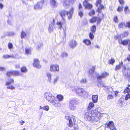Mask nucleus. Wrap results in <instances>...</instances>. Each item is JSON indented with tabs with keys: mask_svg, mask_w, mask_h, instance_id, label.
Instances as JSON below:
<instances>
[{
	"mask_svg": "<svg viewBox=\"0 0 130 130\" xmlns=\"http://www.w3.org/2000/svg\"><path fill=\"white\" fill-rule=\"evenodd\" d=\"M103 115V114L100 113L98 111V109L96 108L90 111L86 112L84 115V118L86 121L97 122L101 119Z\"/></svg>",
	"mask_w": 130,
	"mask_h": 130,
	"instance_id": "obj_1",
	"label": "nucleus"
},
{
	"mask_svg": "<svg viewBox=\"0 0 130 130\" xmlns=\"http://www.w3.org/2000/svg\"><path fill=\"white\" fill-rule=\"evenodd\" d=\"M101 13L102 15L101 17H99L96 16L93 17L89 20V22L90 23H93L96 22L97 25L99 24L101 22L102 19L104 17V14L102 12Z\"/></svg>",
	"mask_w": 130,
	"mask_h": 130,
	"instance_id": "obj_2",
	"label": "nucleus"
},
{
	"mask_svg": "<svg viewBox=\"0 0 130 130\" xmlns=\"http://www.w3.org/2000/svg\"><path fill=\"white\" fill-rule=\"evenodd\" d=\"M6 74L7 76L8 77H10L11 76H21L22 75V74L19 71L16 70L8 71Z\"/></svg>",
	"mask_w": 130,
	"mask_h": 130,
	"instance_id": "obj_3",
	"label": "nucleus"
},
{
	"mask_svg": "<svg viewBox=\"0 0 130 130\" xmlns=\"http://www.w3.org/2000/svg\"><path fill=\"white\" fill-rule=\"evenodd\" d=\"M118 43L120 44H122L123 45H126L128 44V50L130 51V40L129 39H124L122 40V39L119 40Z\"/></svg>",
	"mask_w": 130,
	"mask_h": 130,
	"instance_id": "obj_4",
	"label": "nucleus"
},
{
	"mask_svg": "<svg viewBox=\"0 0 130 130\" xmlns=\"http://www.w3.org/2000/svg\"><path fill=\"white\" fill-rule=\"evenodd\" d=\"M101 2L102 0H97L95 3V5L97 7H98L99 5H100L99 7L98 8L96 11L98 14L100 13H101L102 9H104L105 8L104 5L101 4Z\"/></svg>",
	"mask_w": 130,
	"mask_h": 130,
	"instance_id": "obj_5",
	"label": "nucleus"
},
{
	"mask_svg": "<svg viewBox=\"0 0 130 130\" xmlns=\"http://www.w3.org/2000/svg\"><path fill=\"white\" fill-rule=\"evenodd\" d=\"M106 127L108 128L110 130H116V127L115 126L113 122L112 121L107 122L105 124Z\"/></svg>",
	"mask_w": 130,
	"mask_h": 130,
	"instance_id": "obj_6",
	"label": "nucleus"
},
{
	"mask_svg": "<svg viewBox=\"0 0 130 130\" xmlns=\"http://www.w3.org/2000/svg\"><path fill=\"white\" fill-rule=\"evenodd\" d=\"M59 67L57 64H51L50 66V70L51 72H58L59 71Z\"/></svg>",
	"mask_w": 130,
	"mask_h": 130,
	"instance_id": "obj_7",
	"label": "nucleus"
},
{
	"mask_svg": "<svg viewBox=\"0 0 130 130\" xmlns=\"http://www.w3.org/2000/svg\"><path fill=\"white\" fill-rule=\"evenodd\" d=\"M44 97L49 102H51L52 100L55 98V97L52 96V94L48 93H45L44 95Z\"/></svg>",
	"mask_w": 130,
	"mask_h": 130,
	"instance_id": "obj_8",
	"label": "nucleus"
},
{
	"mask_svg": "<svg viewBox=\"0 0 130 130\" xmlns=\"http://www.w3.org/2000/svg\"><path fill=\"white\" fill-rule=\"evenodd\" d=\"M69 13V12L68 11H67L64 10L61 11L60 12L59 14L62 18L64 23H66V20L63 17L65 16L66 15H67L68 16Z\"/></svg>",
	"mask_w": 130,
	"mask_h": 130,
	"instance_id": "obj_9",
	"label": "nucleus"
},
{
	"mask_svg": "<svg viewBox=\"0 0 130 130\" xmlns=\"http://www.w3.org/2000/svg\"><path fill=\"white\" fill-rule=\"evenodd\" d=\"M33 66L38 68L41 67V66L40 64V61L38 59L35 58L34 59V62L33 63Z\"/></svg>",
	"mask_w": 130,
	"mask_h": 130,
	"instance_id": "obj_10",
	"label": "nucleus"
},
{
	"mask_svg": "<svg viewBox=\"0 0 130 130\" xmlns=\"http://www.w3.org/2000/svg\"><path fill=\"white\" fill-rule=\"evenodd\" d=\"M72 91L76 93L79 94L83 93L84 92V89L81 88H78L76 89H74Z\"/></svg>",
	"mask_w": 130,
	"mask_h": 130,
	"instance_id": "obj_11",
	"label": "nucleus"
},
{
	"mask_svg": "<svg viewBox=\"0 0 130 130\" xmlns=\"http://www.w3.org/2000/svg\"><path fill=\"white\" fill-rule=\"evenodd\" d=\"M74 0H65L63 2V6L66 7V6L69 5L71 3H73Z\"/></svg>",
	"mask_w": 130,
	"mask_h": 130,
	"instance_id": "obj_12",
	"label": "nucleus"
},
{
	"mask_svg": "<svg viewBox=\"0 0 130 130\" xmlns=\"http://www.w3.org/2000/svg\"><path fill=\"white\" fill-rule=\"evenodd\" d=\"M77 45V43L74 40H72L70 41L69 43V46L72 48H73Z\"/></svg>",
	"mask_w": 130,
	"mask_h": 130,
	"instance_id": "obj_13",
	"label": "nucleus"
},
{
	"mask_svg": "<svg viewBox=\"0 0 130 130\" xmlns=\"http://www.w3.org/2000/svg\"><path fill=\"white\" fill-rule=\"evenodd\" d=\"M123 65V62L122 61L119 64L117 65L115 67V70L117 71L119 70L121 68L122 66Z\"/></svg>",
	"mask_w": 130,
	"mask_h": 130,
	"instance_id": "obj_14",
	"label": "nucleus"
},
{
	"mask_svg": "<svg viewBox=\"0 0 130 130\" xmlns=\"http://www.w3.org/2000/svg\"><path fill=\"white\" fill-rule=\"evenodd\" d=\"M74 11V8H71L69 11L68 13V18L70 19L72 18V14Z\"/></svg>",
	"mask_w": 130,
	"mask_h": 130,
	"instance_id": "obj_15",
	"label": "nucleus"
},
{
	"mask_svg": "<svg viewBox=\"0 0 130 130\" xmlns=\"http://www.w3.org/2000/svg\"><path fill=\"white\" fill-rule=\"evenodd\" d=\"M51 102L52 105L54 106H55L56 107H58V105L59 103L57 100H54V99H53L52 100V101H51Z\"/></svg>",
	"mask_w": 130,
	"mask_h": 130,
	"instance_id": "obj_16",
	"label": "nucleus"
},
{
	"mask_svg": "<svg viewBox=\"0 0 130 130\" xmlns=\"http://www.w3.org/2000/svg\"><path fill=\"white\" fill-rule=\"evenodd\" d=\"M90 29L91 32H93L95 34L96 30V26L95 25H93L90 27Z\"/></svg>",
	"mask_w": 130,
	"mask_h": 130,
	"instance_id": "obj_17",
	"label": "nucleus"
},
{
	"mask_svg": "<svg viewBox=\"0 0 130 130\" xmlns=\"http://www.w3.org/2000/svg\"><path fill=\"white\" fill-rule=\"evenodd\" d=\"M98 96L97 95H93L92 97V102L93 103H95L97 102L98 100Z\"/></svg>",
	"mask_w": 130,
	"mask_h": 130,
	"instance_id": "obj_18",
	"label": "nucleus"
},
{
	"mask_svg": "<svg viewBox=\"0 0 130 130\" xmlns=\"http://www.w3.org/2000/svg\"><path fill=\"white\" fill-rule=\"evenodd\" d=\"M83 42L87 45H89L91 43L89 39H84Z\"/></svg>",
	"mask_w": 130,
	"mask_h": 130,
	"instance_id": "obj_19",
	"label": "nucleus"
},
{
	"mask_svg": "<svg viewBox=\"0 0 130 130\" xmlns=\"http://www.w3.org/2000/svg\"><path fill=\"white\" fill-rule=\"evenodd\" d=\"M94 105L93 103L90 102L87 108L88 110H89L91 109L94 107Z\"/></svg>",
	"mask_w": 130,
	"mask_h": 130,
	"instance_id": "obj_20",
	"label": "nucleus"
},
{
	"mask_svg": "<svg viewBox=\"0 0 130 130\" xmlns=\"http://www.w3.org/2000/svg\"><path fill=\"white\" fill-rule=\"evenodd\" d=\"M50 3L54 7H55L57 6L58 3H57L55 0H50Z\"/></svg>",
	"mask_w": 130,
	"mask_h": 130,
	"instance_id": "obj_21",
	"label": "nucleus"
},
{
	"mask_svg": "<svg viewBox=\"0 0 130 130\" xmlns=\"http://www.w3.org/2000/svg\"><path fill=\"white\" fill-rule=\"evenodd\" d=\"M56 98L59 101H62L63 99V96L61 94H58L56 96Z\"/></svg>",
	"mask_w": 130,
	"mask_h": 130,
	"instance_id": "obj_22",
	"label": "nucleus"
},
{
	"mask_svg": "<svg viewBox=\"0 0 130 130\" xmlns=\"http://www.w3.org/2000/svg\"><path fill=\"white\" fill-rule=\"evenodd\" d=\"M114 98L112 94H109L107 95V101H110Z\"/></svg>",
	"mask_w": 130,
	"mask_h": 130,
	"instance_id": "obj_23",
	"label": "nucleus"
},
{
	"mask_svg": "<svg viewBox=\"0 0 130 130\" xmlns=\"http://www.w3.org/2000/svg\"><path fill=\"white\" fill-rule=\"evenodd\" d=\"M9 81L7 82L6 83V85L8 86L11 84L12 83H14V80L13 78H10L9 79Z\"/></svg>",
	"mask_w": 130,
	"mask_h": 130,
	"instance_id": "obj_24",
	"label": "nucleus"
},
{
	"mask_svg": "<svg viewBox=\"0 0 130 130\" xmlns=\"http://www.w3.org/2000/svg\"><path fill=\"white\" fill-rule=\"evenodd\" d=\"M21 71L23 73H25L27 71V69L26 67L25 66L22 67L21 68Z\"/></svg>",
	"mask_w": 130,
	"mask_h": 130,
	"instance_id": "obj_25",
	"label": "nucleus"
},
{
	"mask_svg": "<svg viewBox=\"0 0 130 130\" xmlns=\"http://www.w3.org/2000/svg\"><path fill=\"white\" fill-rule=\"evenodd\" d=\"M130 92V89L128 87H127L125 88L123 91V93L124 94L129 93Z\"/></svg>",
	"mask_w": 130,
	"mask_h": 130,
	"instance_id": "obj_26",
	"label": "nucleus"
},
{
	"mask_svg": "<svg viewBox=\"0 0 130 130\" xmlns=\"http://www.w3.org/2000/svg\"><path fill=\"white\" fill-rule=\"evenodd\" d=\"M115 62V60L113 58H111L108 61V63L109 64L113 65Z\"/></svg>",
	"mask_w": 130,
	"mask_h": 130,
	"instance_id": "obj_27",
	"label": "nucleus"
},
{
	"mask_svg": "<svg viewBox=\"0 0 130 130\" xmlns=\"http://www.w3.org/2000/svg\"><path fill=\"white\" fill-rule=\"evenodd\" d=\"M95 14V12L94 9L91 10L88 13V15L90 16H91L94 15Z\"/></svg>",
	"mask_w": 130,
	"mask_h": 130,
	"instance_id": "obj_28",
	"label": "nucleus"
},
{
	"mask_svg": "<svg viewBox=\"0 0 130 130\" xmlns=\"http://www.w3.org/2000/svg\"><path fill=\"white\" fill-rule=\"evenodd\" d=\"M94 34L93 32H90L89 33V37L91 40H92L94 39V36L93 34Z\"/></svg>",
	"mask_w": 130,
	"mask_h": 130,
	"instance_id": "obj_29",
	"label": "nucleus"
},
{
	"mask_svg": "<svg viewBox=\"0 0 130 130\" xmlns=\"http://www.w3.org/2000/svg\"><path fill=\"white\" fill-rule=\"evenodd\" d=\"M46 76L48 78V80L50 82H51V75L50 73H47L46 74Z\"/></svg>",
	"mask_w": 130,
	"mask_h": 130,
	"instance_id": "obj_30",
	"label": "nucleus"
},
{
	"mask_svg": "<svg viewBox=\"0 0 130 130\" xmlns=\"http://www.w3.org/2000/svg\"><path fill=\"white\" fill-rule=\"evenodd\" d=\"M108 75V74L107 72H102L101 73V75L102 77L103 78H104L106 77Z\"/></svg>",
	"mask_w": 130,
	"mask_h": 130,
	"instance_id": "obj_31",
	"label": "nucleus"
},
{
	"mask_svg": "<svg viewBox=\"0 0 130 130\" xmlns=\"http://www.w3.org/2000/svg\"><path fill=\"white\" fill-rule=\"evenodd\" d=\"M125 23L123 22H121L118 25V27L119 28H123L124 26L125 25Z\"/></svg>",
	"mask_w": 130,
	"mask_h": 130,
	"instance_id": "obj_32",
	"label": "nucleus"
},
{
	"mask_svg": "<svg viewBox=\"0 0 130 130\" xmlns=\"http://www.w3.org/2000/svg\"><path fill=\"white\" fill-rule=\"evenodd\" d=\"M63 23L60 22H57L56 24L59 26V28L61 29L62 27V24Z\"/></svg>",
	"mask_w": 130,
	"mask_h": 130,
	"instance_id": "obj_33",
	"label": "nucleus"
},
{
	"mask_svg": "<svg viewBox=\"0 0 130 130\" xmlns=\"http://www.w3.org/2000/svg\"><path fill=\"white\" fill-rule=\"evenodd\" d=\"M83 12V10H81L78 12V15L81 18L84 15Z\"/></svg>",
	"mask_w": 130,
	"mask_h": 130,
	"instance_id": "obj_34",
	"label": "nucleus"
},
{
	"mask_svg": "<svg viewBox=\"0 0 130 130\" xmlns=\"http://www.w3.org/2000/svg\"><path fill=\"white\" fill-rule=\"evenodd\" d=\"M26 36V33L23 31L21 32V38L22 39L24 38Z\"/></svg>",
	"mask_w": 130,
	"mask_h": 130,
	"instance_id": "obj_35",
	"label": "nucleus"
},
{
	"mask_svg": "<svg viewBox=\"0 0 130 130\" xmlns=\"http://www.w3.org/2000/svg\"><path fill=\"white\" fill-rule=\"evenodd\" d=\"M25 53L27 55L31 53V49L30 48H26L25 49Z\"/></svg>",
	"mask_w": 130,
	"mask_h": 130,
	"instance_id": "obj_36",
	"label": "nucleus"
},
{
	"mask_svg": "<svg viewBox=\"0 0 130 130\" xmlns=\"http://www.w3.org/2000/svg\"><path fill=\"white\" fill-rule=\"evenodd\" d=\"M125 26L126 27L130 28V20L126 22V24H125Z\"/></svg>",
	"mask_w": 130,
	"mask_h": 130,
	"instance_id": "obj_37",
	"label": "nucleus"
},
{
	"mask_svg": "<svg viewBox=\"0 0 130 130\" xmlns=\"http://www.w3.org/2000/svg\"><path fill=\"white\" fill-rule=\"evenodd\" d=\"M95 70V67L94 66L92 67V68L90 69L89 70V73H93Z\"/></svg>",
	"mask_w": 130,
	"mask_h": 130,
	"instance_id": "obj_38",
	"label": "nucleus"
},
{
	"mask_svg": "<svg viewBox=\"0 0 130 130\" xmlns=\"http://www.w3.org/2000/svg\"><path fill=\"white\" fill-rule=\"evenodd\" d=\"M124 11L125 13L126 14L127 13L129 12L128 7V6H125L124 7Z\"/></svg>",
	"mask_w": 130,
	"mask_h": 130,
	"instance_id": "obj_39",
	"label": "nucleus"
},
{
	"mask_svg": "<svg viewBox=\"0 0 130 130\" xmlns=\"http://www.w3.org/2000/svg\"><path fill=\"white\" fill-rule=\"evenodd\" d=\"M13 56L11 55H5L3 56V58L5 59H6L8 58L13 57Z\"/></svg>",
	"mask_w": 130,
	"mask_h": 130,
	"instance_id": "obj_40",
	"label": "nucleus"
},
{
	"mask_svg": "<svg viewBox=\"0 0 130 130\" xmlns=\"http://www.w3.org/2000/svg\"><path fill=\"white\" fill-rule=\"evenodd\" d=\"M123 6L120 7L119 6L118 7L117 10L118 12H121L123 10Z\"/></svg>",
	"mask_w": 130,
	"mask_h": 130,
	"instance_id": "obj_41",
	"label": "nucleus"
},
{
	"mask_svg": "<svg viewBox=\"0 0 130 130\" xmlns=\"http://www.w3.org/2000/svg\"><path fill=\"white\" fill-rule=\"evenodd\" d=\"M113 20L115 23H117L118 22V17L117 16H115L113 18Z\"/></svg>",
	"mask_w": 130,
	"mask_h": 130,
	"instance_id": "obj_42",
	"label": "nucleus"
},
{
	"mask_svg": "<svg viewBox=\"0 0 130 130\" xmlns=\"http://www.w3.org/2000/svg\"><path fill=\"white\" fill-rule=\"evenodd\" d=\"M87 82V79L85 78L82 79L80 81V83L83 84L86 83Z\"/></svg>",
	"mask_w": 130,
	"mask_h": 130,
	"instance_id": "obj_43",
	"label": "nucleus"
},
{
	"mask_svg": "<svg viewBox=\"0 0 130 130\" xmlns=\"http://www.w3.org/2000/svg\"><path fill=\"white\" fill-rule=\"evenodd\" d=\"M41 8L40 5L39 3L37 4L34 6V8L35 9H37L39 8Z\"/></svg>",
	"mask_w": 130,
	"mask_h": 130,
	"instance_id": "obj_44",
	"label": "nucleus"
},
{
	"mask_svg": "<svg viewBox=\"0 0 130 130\" xmlns=\"http://www.w3.org/2000/svg\"><path fill=\"white\" fill-rule=\"evenodd\" d=\"M130 98V94H127L125 95V100H127L129 99Z\"/></svg>",
	"mask_w": 130,
	"mask_h": 130,
	"instance_id": "obj_45",
	"label": "nucleus"
},
{
	"mask_svg": "<svg viewBox=\"0 0 130 130\" xmlns=\"http://www.w3.org/2000/svg\"><path fill=\"white\" fill-rule=\"evenodd\" d=\"M43 109L46 111H47L49 109V106H48L46 105L44 106L43 107Z\"/></svg>",
	"mask_w": 130,
	"mask_h": 130,
	"instance_id": "obj_46",
	"label": "nucleus"
},
{
	"mask_svg": "<svg viewBox=\"0 0 130 130\" xmlns=\"http://www.w3.org/2000/svg\"><path fill=\"white\" fill-rule=\"evenodd\" d=\"M78 8L79 10H80L83 8V7L81 3H79V4Z\"/></svg>",
	"mask_w": 130,
	"mask_h": 130,
	"instance_id": "obj_47",
	"label": "nucleus"
},
{
	"mask_svg": "<svg viewBox=\"0 0 130 130\" xmlns=\"http://www.w3.org/2000/svg\"><path fill=\"white\" fill-rule=\"evenodd\" d=\"M119 2L121 5H124L125 3L124 0H119Z\"/></svg>",
	"mask_w": 130,
	"mask_h": 130,
	"instance_id": "obj_48",
	"label": "nucleus"
},
{
	"mask_svg": "<svg viewBox=\"0 0 130 130\" xmlns=\"http://www.w3.org/2000/svg\"><path fill=\"white\" fill-rule=\"evenodd\" d=\"M120 36H115L114 37V38L116 40L118 39V41L119 39H122L120 38Z\"/></svg>",
	"mask_w": 130,
	"mask_h": 130,
	"instance_id": "obj_49",
	"label": "nucleus"
},
{
	"mask_svg": "<svg viewBox=\"0 0 130 130\" xmlns=\"http://www.w3.org/2000/svg\"><path fill=\"white\" fill-rule=\"evenodd\" d=\"M8 47L9 49H11L12 47V44L10 43H9L8 44Z\"/></svg>",
	"mask_w": 130,
	"mask_h": 130,
	"instance_id": "obj_50",
	"label": "nucleus"
},
{
	"mask_svg": "<svg viewBox=\"0 0 130 130\" xmlns=\"http://www.w3.org/2000/svg\"><path fill=\"white\" fill-rule=\"evenodd\" d=\"M122 101L121 100H119L118 101V104L121 106L122 104Z\"/></svg>",
	"mask_w": 130,
	"mask_h": 130,
	"instance_id": "obj_51",
	"label": "nucleus"
},
{
	"mask_svg": "<svg viewBox=\"0 0 130 130\" xmlns=\"http://www.w3.org/2000/svg\"><path fill=\"white\" fill-rule=\"evenodd\" d=\"M62 56L63 57H66L68 56V54L64 52L62 54Z\"/></svg>",
	"mask_w": 130,
	"mask_h": 130,
	"instance_id": "obj_52",
	"label": "nucleus"
},
{
	"mask_svg": "<svg viewBox=\"0 0 130 130\" xmlns=\"http://www.w3.org/2000/svg\"><path fill=\"white\" fill-rule=\"evenodd\" d=\"M48 31L50 32H51L53 30V27H51L50 26L48 29Z\"/></svg>",
	"mask_w": 130,
	"mask_h": 130,
	"instance_id": "obj_53",
	"label": "nucleus"
},
{
	"mask_svg": "<svg viewBox=\"0 0 130 130\" xmlns=\"http://www.w3.org/2000/svg\"><path fill=\"white\" fill-rule=\"evenodd\" d=\"M128 34V32H125L123 33L124 36V37L127 36Z\"/></svg>",
	"mask_w": 130,
	"mask_h": 130,
	"instance_id": "obj_54",
	"label": "nucleus"
},
{
	"mask_svg": "<svg viewBox=\"0 0 130 130\" xmlns=\"http://www.w3.org/2000/svg\"><path fill=\"white\" fill-rule=\"evenodd\" d=\"M7 88L11 90H13L15 89V88L13 86L8 87H7Z\"/></svg>",
	"mask_w": 130,
	"mask_h": 130,
	"instance_id": "obj_55",
	"label": "nucleus"
},
{
	"mask_svg": "<svg viewBox=\"0 0 130 130\" xmlns=\"http://www.w3.org/2000/svg\"><path fill=\"white\" fill-rule=\"evenodd\" d=\"M122 66L123 67L122 71L123 72H124V71L126 70V67L125 66H123V65Z\"/></svg>",
	"mask_w": 130,
	"mask_h": 130,
	"instance_id": "obj_56",
	"label": "nucleus"
},
{
	"mask_svg": "<svg viewBox=\"0 0 130 130\" xmlns=\"http://www.w3.org/2000/svg\"><path fill=\"white\" fill-rule=\"evenodd\" d=\"M115 93V96H116L118 95V94L119 93V92L117 91H115L114 92Z\"/></svg>",
	"mask_w": 130,
	"mask_h": 130,
	"instance_id": "obj_57",
	"label": "nucleus"
},
{
	"mask_svg": "<svg viewBox=\"0 0 130 130\" xmlns=\"http://www.w3.org/2000/svg\"><path fill=\"white\" fill-rule=\"evenodd\" d=\"M97 79L98 80H100L102 78V76L101 75H99L97 77Z\"/></svg>",
	"mask_w": 130,
	"mask_h": 130,
	"instance_id": "obj_58",
	"label": "nucleus"
},
{
	"mask_svg": "<svg viewBox=\"0 0 130 130\" xmlns=\"http://www.w3.org/2000/svg\"><path fill=\"white\" fill-rule=\"evenodd\" d=\"M127 59L128 61H130V54L128 55L127 58Z\"/></svg>",
	"mask_w": 130,
	"mask_h": 130,
	"instance_id": "obj_59",
	"label": "nucleus"
},
{
	"mask_svg": "<svg viewBox=\"0 0 130 130\" xmlns=\"http://www.w3.org/2000/svg\"><path fill=\"white\" fill-rule=\"evenodd\" d=\"M24 123L25 122L21 120L19 121V123L21 125H23Z\"/></svg>",
	"mask_w": 130,
	"mask_h": 130,
	"instance_id": "obj_60",
	"label": "nucleus"
},
{
	"mask_svg": "<svg viewBox=\"0 0 130 130\" xmlns=\"http://www.w3.org/2000/svg\"><path fill=\"white\" fill-rule=\"evenodd\" d=\"M15 67L16 69H19L20 68V66L19 64H17L15 66Z\"/></svg>",
	"mask_w": 130,
	"mask_h": 130,
	"instance_id": "obj_61",
	"label": "nucleus"
},
{
	"mask_svg": "<svg viewBox=\"0 0 130 130\" xmlns=\"http://www.w3.org/2000/svg\"><path fill=\"white\" fill-rule=\"evenodd\" d=\"M3 7V5L1 3H0V8L2 9Z\"/></svg>",
	"mask_w": 130,
	"mask_h": 130,
	"instance_id": "obj_62",
	"label": "nucleus"
},
{
	"mask_svg": "<svg viewBox=\"0 0 130 130\" xmlns=\"http://www.w3.org/2000/svg\"><path fill=\"white\" fill-rule=\"evenodd\" d=\"M57 78L55 79L54 81V83H55L57 82Z\"/></svg>",
	"mask_w": 130,
	"mask_h": 130,
	"instance_id": "obj_63",
	"label": "nucleus"
},
{
	"mask_svg": "<svg viewBox=\"0 0 130 130\" xmlns=\"http://www.w3.org/2000/svg\"><path fill=\"white\" fill-rule=\"evenodd\" d=\"M129 80L130 81V74L127 76Z\"/></svg>",
	"mask_w": 130,
	"mask_h": 130,
	"instance_id": "obj_64",
	"label": "nucleus"
}]
</instances>
